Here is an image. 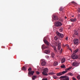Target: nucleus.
<instances>
[{"instance_id": "nucleus-16", "label": "nucleus", "mask_w": 80, "mask_h": 80, "mask_svg": "<svg viewBox=\"0 0 80 80\" xmlns=\"http://www.w3.org/2000/svg\"><path fill=\"white\" fill-rule=\"evenodd\" d=\"M44 52L45 53L48 54L50 52V51L49 50H46L44 51Z\"/></svg>"}, {"instance_id": "nucleus-47", "label": "nucleus", "mask_w": 80, "mask_h": 80, "mask_svg": "<svg viewBox=\"0 0 80 80\" xmlns=\"http://www.w3.org/2000/svg\"><path fill=\"white\" fill-rule=\"evenodd\" d=\"M74 17V16H72V17Z\"/></svg>"}, {"instance_id": "nucleus-46", "label": "nucleus", "mask_w": 80, "mask_h": 80, "mask_svg": "<svg viewBox=\"0 0 80 80\" xmlns=\"http://www.w3.org/2000/svg\"><path fill=\"white\" fill-rule=\"evenodd\" d=\"M72 26L73 25V23H72Z\"/></svg>"}, {"instance_id": "nucleus-21", "label": "nucleus", "mask_w": 80, "mask_h": 80, "mask_svg": "<svg viewBox=\"0 0 80 80\" xmlns=\"http://www.w3.org/2000/svg\"><path fill=\"white\" fill-rule=\"evenodd\" d=\"M62 74H63L61 72H59L58 73H57L56 74V75L57 76H61V75H62Z\"/></svg>"}, {"instance_id": "nucleus-30", "label": "nucleus", "mask_w": 80, "mask_h": 80, "mask_svg": "<svg viewBox=\"0 0 80 80\" xmlns=\"http://www.w3.org/2000/svg\"><path fill=\"white\" fill-rule=\"evenodd\" d=\"M58 37H57V36H56V37H54V39L55 40H58Z\"/></svg>"}, {"instance_id": "nucleus-1", "label": "nucleus", "mask_w": 80, "mask_h": 80, "mask_svg": "<svg viewBox=\"0 0 80 80\" xmlns=\"http://www.w3.org/2000/svg\"><path fill=\"white\" fill-rule=\"evenodd\" d=\"M28 76L29 77H31V76L33 75V73H34V71H31L32 70V69L30 68H28Z\"/></svg>"}, {"instance_id": "nucleus-51", "label": "nucleus", "mask_w": 80, "mask_h": 80, "mask_svg": "<svg viewBox=\"0 0 80 80\" xmlns=\"http://www.w3.org/2000/svg\"><path fill=\"white\" fill-rule=\"evenodd\" d=\"M51 46H52V45H51Z\"/></svg>"}, {"instance_id": "nucleus-2", "label": "nucleus", "mask_w": 80, "mask_h": 80, "mask_svg": "<svg viewBox=\"0 0 80 80\" xmlns=\"http://www.w3.org/2000/svg\"><path fill=\"white\" fill-rule=\"evenodd\" d=\"M48 68H45L43 69V72H42V75L45 76H47V75H48V74L47 73H48Z\"/></svg>"}, {"instance_id": "nucleus-27", "label": "nucleus", "mask_w": 80, "mask_h": 80, "mask_svg": "<svg viewBox=\"0 0 80 80\" xmlns=\"http://www.w3.org/2000/svg\"><path fill=\"white\" fill-rule=\"evenodd\" d=\"M54 56H55V54L54 53L52 52V53H51V56L52 57V58H54Z\"/></svg>"}, {"instance_id": "nucleus-45", "label": "nucleus", "mask_w": 80, "mask_h": 80, "mask_svg": "<svg viewBox=\"0 0 80 80\" xmlns=\"http://www.w3.org/2000/svg\"><path fill=\"white\" fill-rule=\"evenodd\" d=\"M78 19H79V20H80V17H79V18H78Z\"/></svg>"}, {"instance_id": "nucleus-33", "label": "nucleus", "mask_w": 80, "mask_h": 80, "mask_svg": "<svg viewBox=\"0 0 80 80\" xmlns=\"http://www.w3.org/2000/svg\"><path fill=\"white\" fill-rule=\"evenodd\" d=\"M36 73L38 75L40 74V72H38V71H37L36 72Z\"/></svg>"}, {"instance_id": "nucleus-9", "label": "nucleus", "mask_w": 80, "mask_h": 80, "mask_svg": "<svg viewBox=\"0 0 80 80\" xmlns=\"http://www.w3.org/2000/svg\"><path fill=\"white\" fill-rule=\"evenodd\" d=\"M71 58L73 59H77L78 57H77V56L76 55L74 54V55H72Z\"/></svg>"}, {"instance_id": "nucleus-15", "label": "nucleus", "mask_w": 80, "mask_h": 80, "mask_svg": "<svg viewBox=\"0 0 80 80\" xmlns=\"http://www.w3.org/2000/svg\"><path fill=\"white\" fill-rule=\"evenodd\" d=\"M80 50V49H77L75 50V51L73 52V53L74 54L78 52H79Z\"/></svg>"}, {"instance_id": "nucleus-20", "label": "nucleus", "mask_w": 80, "mask_h": 80, "mask_svg": "<svg viewBox=\"0 0 80 80\" xmlns=\"http://www.w3.org/2000/svg\"><path fill=\"white\" fill-rule=\"evenodd\" d=\"M65 58H63L62 59V60L61 61V62H62V63H63L64 62H65Z\"/></svg>"}, {"instance_id": "nucleus-12", "label": "nucleus", "mask_w": 80, "mask_h": 80, "mask_svg": "<svg viewBox=\"0 0 80 80\" xmlns=\"http://www.w3.org/2000/svg\"><path fill=\"white\" fill-rule=\"evenodd\" d=\"M74 34H75V35H77V36H78L79 35V33L78 32V31L77 30H74Z\"/></svg>"}, {"instance_id": "nucleus-35", "label": "nucleus", "mask_w": 80, "mask_h": 80, "mask_svg": "<svg viewBox=\"0 0 80 80\" xmlns=\"http://www.w3.org/2000/svg\"><path fill=\"white\" fill-rule=\"evenodd\" d=\"M69 75L71 76H73V74L72 73H69Z\"/></svg>"}, {"instance_id": "nucleus-42", "label": "nucleus", "mask_w": 80, "mask_h": 80, "mask_svg": "<svg viewBox=\"0 0 80 80\" xmlns=\"http://www.w3.org/2000/svg\"><path fill=\"white\" fill-rule=\"evenodd\" d=\"M65 40H68V37H67L66 38Z\"/></svg>"}, {"instance_id": "nucleus-14", "label": "nucleus", "mask_w": 80, "mask_h": 80, "mask_svg": "<svg viewBox=\"0 0 80 80\" xmlns=\"http://www.w3.org/2000/svg\"><path fill=\"white\" fill-rule=\"evenodd\" d=\"M27 65H25L22 68V70L23 71H26L27 70Z\"/></svg>"}, {"instance_id": "nucleus-10", "label": "nucleus", "mask_w": 80, "mask_h": 80, "mask_svg": "<svg viewBox=\"0 0 80 80\" xmlns=\"http://www.w3.org/2000/svg\"><path fill=\"white\" fill-rule=\"evenodd\" d=\"M52 19L54 20H58V17L56 15H54L52 16Z\"/></svg>"}, {"instance_id": "nucleus-17", "label": "nucleus", "mask_w": 80, "mask_h": 80, "mask_svg": "<svg viewBox=\"0 0 80 80\" xmlns=\"http://www.w3.org/2000/svg\"><path fill=\"white\" fill-rule=\"evenodd\" d=\"M70 20L71 21V22H75V21H77V19L76 18H74V19L72 18L70 19Z\"/></svg>"}, {"instance_id": "nucleus-26", "label": "nucleus", "mask_w": 80, "mask_h": 80, "mask_svg": "<svg viewBox=\"0 0 80 80\" xmlns=\"http://www.w3.org/2000/svg\"><path fill=\"white\" fill-rule=\"evenodd\" d=\"M55 73H54V72H49L48 73V74L49 75H54L55 74Z\"/></svg>"}, {"instance_id": "nucleus-31", "label": "nucleus", "mask_w": 80, "mask_h": 80, "mask_svg": "<svg viewBox=\"0 0 80 80\" xmlns=\"http://www.w3.org/2000/svg\"><path fill=\"white\" fill-rule=\"evenodd\" d=\"M62 10H63L62 8V7H60L59 9V11H62Z\"/></svg>"}, {"instance_id": "nucleus-48", "label": "nucleus", "mask_w": 80, "mask_h": 80, "mask_svg": "<svg viewBox=\"0 0 80 80\" xmlns=\"http://www.w3.org/2000/svg\"><path fill=\"white\" fill-rule=\"evenodd\" d=\"M70 27L69 28H68V29H70Z\"/></svg>"}, {"instance_id": "nucleus-18", "label": "nucleus", "mask_w": 80, "mask_h": 80, "mask_svg": "<svg viewBox=\"0 0 80 80\" xmlns=\"http://www.w3.org/2000/svg\"><path fill=\"white\" fill-rule=\"evenodd\" d=\"M58 50H60L61 49V43H59L58 44Z\"/></svg>"}, {"instance_id": "nucleus-3", "label": "nucleus", "mask_w": 80, "mask_h": 80, "mask_svg": "<svg viewBox=\"0 0 80 80\" xmlns=\"http://www.w3.org/2000/svg\"><path fill=\"white\" fill-rule=\"evenodd\" d=\"M61 80H69V78L66 76H63L60 77Z\"/></svg>"}, {"instance_id": "nucleus-44", "label": "nucleus", "mask_w": 80, "mask_h": 80, "mask_svg": "<svg viewBox=\"0 0 80 80\" xmlns=\"http://www.w3.org/2000/svg\"><path fill=\"white\" fill-rule=\"evenodd\" d=\"M64 18H65V19H67V18L66 16Z\"/></svg>"}, {"instance_id": "nucleus-39", "label": "nucleus", "mask_w": 80, "mask_h": 80, "mask_svg": "<svg viewBox=\"0 0 80 80\" xmlns=\"http://www.w3.org/2000/svg\"><path fill=\"white\" fill-rule=\"evenodd\" d=\"M46 58H48V59L49 58V56H46Z\"/></svg>"}, {"instance_id": "nucleus-4", "label": "nucleus", "mask_w": 80, "mask_h": 80, "mask_svg": "<svg viewBox=\"0 0 80 80\" xmlns=\"http://www.w3.org/2000/svg\"><path fill=\"white\" fill-rule=\"evenodd\" d=\"M62 25V23L61 22H55V26L57 27H60Z\"/></svg>"}, {"instance_id": "nucleus-19", "label": "nucleus", "mask_w": 80, "mask_h": 80, "mask_svg": "<svg viewBox=\"0 0 80 80\" xmlns=\"http://www.w3.org/2000/svg\"><path fill=\"white\" fill-rule=\"evenodd\" d=\"M46 62L45 61H43V62H42V63H41V65L42 66H45L46 65Z\"/></svg>"}, {"instance_id": "nucleus-7", "label": "nucleus", "mask_w": 80, "mask_h": 80, "mask_svg": "<svg viewBox=\"0 0 80 80\" xmlns=\"http://www.w3.org/2000/svg\"><path fill=\"white\" fill-rule=\"evenodd\" d=\"M72 64L73 66L76 67H78L79 65V63L77 62L76 61H75L74 62H73Z\"/></svg>"}, {"instance_id": "nucleus-38", "label": "nucleus", "mask_w": 80, "mask_h": 80, "mask_svg": "<svg viewBox=\"0 0 80 80\" xmlns=\"http://www.w3.org/2000/svg\"><path fill=\"white\" fill-rule=\"evenodd\" d=\"M78 18H79V17H80V14L78 13Z\"/></svg>"}, {"instance_id": "nucleus-5", "label": "nucleus", "mask_w": 80, "mask_h": 80, "mask_svg": "<svg viewBox=\"0 0 80 80\" xmlns=\"http://www.w3.org/2000/svg\"><path fill=\"white\" fill-rule=\"evenodd\" d=\"M56 34H57V35L60 38H64V34L60 33L58 32H56Z\"/></svg>"}, {"instance_id": "nucleus-40", "label": "nucleus", "mask_w": 80, "mask_h": 80, "mask_svg": "<svg viewBox=\"0 0 80 80\" xmlns=\"http://www.w3.org/2000/svg\"><path fill=\"white\" fill-rule=\"evenodd\" d=\"M72 80H76V79L74 77H73L72 78Z\"/></svg>"}, {"instance_id": "nucleus-13", "label": "nucleus", "mask_w": 80, "mask_h": 80, "mask_svg": "<svg viewBox=\"0 0 80 80\" xmlns=\"http://www.w3.org/2000/svg\"><path fill=\"white\" fill-rule=\"evenodd\" d=\"M43 42H44L45 43H46V45H47L48 46H49V43L48 42V41H47V40H43Z\"/></svg>"}, {"instance_id": "nucleus-41", "label": "nucleus", "mask_w": 80, "mask_h": 80, "mask_svg": "<svg viewBox=\"0 0 80 80\" xmlns=\"http://www.w3.org/2000/svg\"><path fill=\"white\" fill-rule=\"evenodd\" d=\"M42 80H48V79L47 78H46L42 79Z\"/></svg>"}, {"instance_id": "nucleus-36", "label": "nucleus", "mask_w": 80, "mask_h": 80, "mask_svg": "<svg viewBox=\"0 0 80 80\" xmlns=\"http://www.w3.org/2000/svg\"><path fill=\"white\" fill-rule=\"evenodd\" d=\"M72 3H73V4H76V3L75 2H72Z\"/></svg>"}, {"instance_id": "nucleus-32", "label": "nucleus", "mask_w": 80, "mask_h": 80, "mask_svg": "<svg viewBox=\"0 0 80 80\" xmlns=\"http://www.w3.org/2000/svg\"><path fill=\"white\" fill-rule=\"evenodd\" d=\"M53 78L54 79H57V77L55 76H53Z\"/></svg>"}, {"instance_id": "nucleus-49", "label": "nucleus", "mask_w": 80, "mask_h": 80, "mask_svg": "<svg viewBox=\"0 0 80 80\" xmlns=\"http://www.w3.org/2000/svg\"><path fill=\"white\" fill-rule=\"evenodd\" d=\"M79 57H80V54L79 55Z\"/></svg>"}, {"instance_id": "nucleus-24", "label": "nucleus", "mask_w": 80, "mask_h": 80, "mask_svg": "<svg viewBox=\"0 0 80 80\" xmlns=\"http://www.w3.org/2000/svg\"><path fill=\"white\" fill-rule=\"evenodd\" d=\"M37 78V77L36 76H32V79L33 80H35V78Z\"/></svg>"}, {"instance_id": "nucleus-22", "label": "nucleus", "mask_w": 80, "mask_h": 80, "mask_svg": "<svg viewBox=\"0 0 80 80\" xmlns=\"http://www.w3.org/2000/svg\"><path fill=\"white\" fill-rule=\"evenodd\" d=\"M53 65H54V66H56L57 65H58V62H54Z\"/></svg>"}, {"instance_id": "nucleus-43", "label": "nucleus", "mask_w": 80, "mask_h": 80, "mask_svg": "<svg viewBox=\"0 0 80 80\" xmlns=\"http://www.w3.org/2000/svg\"><path fill=\"white\" fill-rule=\"evenodd\" d=\"M65 46H67V47H69V46H68V44H66V45H65Z\"/></svg>"}, {"instance_id": "nucleus-25", "label": "nucleus", "mask_w": 80, "mask_h": 80, "mask_svg": "<svg viewBox=\"0 0 80 80\" xmlns=\"http://www.w3.org/2000/svg\"><path fill=\"white\" fill-rule=\"evenodd\" d=\"M63 28L61 27L60 28H59V31L60 32H62L63 31Z\"/></svg>"}, {"instance_id": "nucleus-6", "label": "nucleus", "mask_w": 80, "mask_h": 80, "mask_svg": "<svg viewBox=\"0 0 80 80\" xmlns=\"http://www.w3.org/2000/svg\"><path fill=\"white\" fill-rule=\"evenodd\" d=\"M79 40L78 39H74L73 40V43L74 44L78 45V44Z\"/></svg>"}, {"instance_id": "nucleus-29", "label": "nucleus", "mask_w": 80, "mask_h": 80, "mask_svg": "<svg viewBox=\"0 0 80 80\" xmlns=\"http://www.w3.org/2000/svg\"><path fill=\"white\" fill-rule=\"evenodd\" d=\"M77 12H78V13H79L80 14V8H78V10H77Z\"/></svg>"}, {"instance_id": "nucleus-23", "label": "nucleus", "mask_w": 80, "mask_h": 80, "mask_svg": "<svg viewBox=\"0 0 80 80\" xmlns=\"http://www.w3.org/2000/svg\"><path fill=\"white\" fill-rule=\"evenodd\" d=\"M54 52L56 53H57L58 52L57 50V49H56L55 47V48H54Z\"/></svg>"}, {"instance_id": "nucleus-37", "label": "nucleus", "mask_w": 80, "mask_h": 80, "mask_svg": "<svg viewBox=\"0 0 80 80\" xmlns=\"http://www.w3.org/2000/svg\"><path fill=\"white\" fill-rule=\"evenodd\" d=\"M62 50H63L62 48L61 49V50L60 51V53H62Z\"/></svg>"}, {"instance_id": "nucleus-8", "label": "nucleus", "mask_w": 80, "mask_h": 80, "mask_svg": "<svg viewBox=\"0 0 80 80\" xmlns=\"http://www.w3.org/2000/svg\"><path fill=\"white\" fill-rule=\"evenodd\" d=\"M71 69V68L70 67H69L68 68H67V69H65V71H63L61 72H62V74H65L67 72H68V71L69 70Z\"/></svg>"}, {"instance_id": "nucleus-50", "label": "nucleus", "mask_w": 80, "mask_h": 80, "mask_svg": "<svg viewBox=\"0 0 80 80\" xmlns=\"http://www.w3.org/2000/svg\"><path fill=\"white\" fill-rule=\"evenodd\" d=\"M52 20V22H53V20Z\"/></svg>"}, {"instance_id": "nucleus-28", "label": "nucleus", "mask_w": 80, "mask_h": 80, "mask_svg": "<svg viewBox=\"0 0 80 80\" xmlns=\"http://www.w3.org/2000/svg\"><path fill=\"white\" fill-rule=\"evenodd\" d=\"M61 68H65V66L63 64V65H61Z\"/></svg>"}, {"instance_id": "nucleus-11", "label": "nucleus", "mask_w": 80, "mask_h": 80, "mask_svg": "<svg viewBox=\"0 0 80 80\" xmlns=\"http://www.w3.org/2000/svg\"><path fill=\"white\" fill-rule=\"evenodd\" d=\"M41 48H42V50H43L44 49H48V47H46L45 45L44 44L42 45V47H41Z\"/></svg>"}, {"instance_id": "nucleus-34", "label": "nucleus", "mask_w": 80, "mask_h": 80, "mask_svg": "<svg viewBox=\"0 0 80 80\" xmlns=\"http://www.w3.org/2000/svg\"><path fill=\"white\" fill-rule=\"evenodd\" d=\"M77 78L79 80L80 79V76H78V77H77Z\"/></svg>"}]
</instances>
